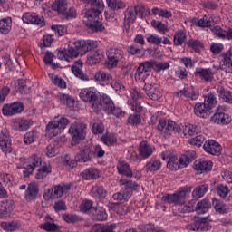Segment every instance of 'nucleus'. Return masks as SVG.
<instances>
[{"label": "nucleus", "instance_id": "nucleus-1", "mask_svg": "<svg viewBox=\"0 0 232 232\" xmlns=\"http://www.w3.org/2000/svg\"><path fill=\"white\" fill-rule=\"evenodd\" d=\"M188 193H191V188H181L174 194H165L161 198V202L162 204H174L175 206H179L178 210L179 213H193L197 201L191 199L186 202V195H188Z\"/></svg>", "mask_w": 232, "mask_h": 232}, {"label": "nucleus", "instance_id": "nucleus-2", "mask_svg": "<svg viewBox=\"0 0 232 232\" xmlns=\"http://www.w3.org/2000/svg\"><path fill=\"white\" fill-rule=\"evenodd\" d=\"M91 9L85 10L83 23L92 32H102L104 25L101 22L102 10H104V2L102 0H94L91 2Z\"/></svg>", "mask_w": 232, "mask_h": 232}, {"label": "nucleus", "instance_id": "nucleus-3", "mask_svg": "<svg viewBox=\"0 0 232 232\" xmlns=\"http://www.w3.org/2000/svg\"><path fill=\"white\" fill-rule=\"evenodd\" d=\"M74 47H69L60 52L59 59L70 63L72 59H76L79 55H86L88 52L95 50L99 44L93 40H77L73 43Z\"/></svg>", "mask_w": 232, "mask_h": 232}, {"label": "nucleus", "instance_id": "nucleus-4", "mask_svg": "<svg viewBox=\"0 0 232 232\" xmlns=\"http://www.w3.org/2000/svg\"><path fill=\"white\" fill-rule=\"evenodd\" d=\"M169 68V63H159L155 61H146L140 63L139 67L135 72L136 81H146L148 75H150V72L154 70V72H164V70H168Z\"/></svg>", "mask_w": 232, "mask_h": 232}, {"label": "nucleus", "instance_id": "nucleus-5", "mask_svg": "<svg viewBox=\"0 0 232 232\" xmlns=\"http://www.w3.org/2000/svg\"><path fill=\"white\" fill-rule=\"evenodd\" d=\"M80 98L84 101V102H90L92 104L91 108L96 113H99L102 110V104L99 101V95L97 94V90L93 87L82 89L80 92Z\"/></svg>", "mask_w": 232, "mask_h": 232}, {"label": "nucleus", "instance_id": "nucleus-6", "mask_svg": "<svg viewBox=\"0 0 232 232\" xmlns=\"http://www.w3.org/2000/svg\"><path fill=\"white\" fill-rule=\"evenodd\" d=\"M86 130H88V126L83 122L72 123L69 129V133L72 137V142L79 144L81 140H84L86 139Z\"/></svg>", "mask_w": 232, "mask_h": 232}, {"label": "nucleus", "instance_id": "nucleus-7", "mask_svg": "<svg viewBox=\"0 0 232 232\" xmlns=\"http://www.w3.org/2000/svg\"><path fill=\"white\" fill-rule=\"evenodd\" d=\"M102 99L103 110L107 115H113L114 117H117V119H122V117L126 115V112L122 111V108L115 106L113 100L108 95H103Z\"/></svg>", "mask_w": 232, "mask_h": 232}, {"label": "nucleus", "instance_id": "nucleus-8", "mask_svg": "<svg viewBox=\"0 0 232 232\" xmlns=\"http://www.w3.org/2000/svg\"><path fill=\"white\" fill-rule=\"evenodd\" d=\"M158 130L161 133V135H168L170 131H175L176 133H180L182 130V127L179 125L177 122H175L172 120H168V121L165 119L159 120L158 123Z\"/></svg>", "mask_w": 232, "mask_h": 232}, {"label": "nucleus", "instance_id": "nucleus-9", "mask_svg": "<svg viewBox=\"0 0 232 232\" xmlns=\"http://www.w3.org/2000/svg\"><path fill=\"white\" fill-rule=\"evenodd\" d=\"M107 57L106 66L109 70H112V68H117L120 61H122L124 51L119 48H111L107 51Z\"/></svg>", "mask_w": 232, "mask_h": 232}, {"label": "nucleus", "instance_id": "nucleus-10", "mask_svg": "<svg viewBox=\"0 0 232 232\" xmlns=\"http://www.w3.org/2000/svg\"><path fill=\"white\" fill-rule=\"evenodd\" d=\"M219 64L213 65V68H215L216 70H223V72L229 73L232 70V52L227 51L222 53L219 55Z\"/></svg>", "mask_w": 232, "mask_h": 232}, {"label": "nucleus", "instance_id": "nucleus-11", "mask_svg": "<svg viewBox=\"0 0 232 232\" xmlns=\"http://www.w3.org/2000/svg\"><path fill=\"white\" fill-rule=\"evenodd\" d=\"M59 14L62 19H73L77 17V11L73 7L68 9V0L59 1Z\"/></svg>", "mask_w": 232, "mask_h": 232}, {"label": "nucleus", "instance_id": "nucleus-12", "mask_svg": "<svg viewBox=\"0 0 232 232\" xmlns=\"http://www.w3.org/2000/svg\"><path fill=\"white\" fill-rule=\"evenodd\" d=\"M22 21L27 24H35L36 26H45L46 23L44 22V17L39 16L35 13H25L22 17Z\"/></svg>", "mask_w": 232, "mask_h": 232}, {"label": "nucleus", "instance_id": "nucleus-13", "mask_svg": "<svg viewBox=\"0 0 232 232\" xmlns=\"http://www.w3.org/2000/svg\"><path fill=\"white\" fill-rule=\"evenodd\" d=\"M144 90L146 95L152 101H159L162 97V92H160L159 85L155 83H145Z\"/></svg>", "mask_w": 232, "mask_h": 232}, {"label": "nucleus", "instance_id": "nucleus-14", "mask_svg": "<svg viewBox=\"0 0 232 232\" xmlns=\"http://www.w3.org/2000/svg\"><path fill=\"white\" fill-rule=\"evenodd\" d=\"M155 151V146L148 143V141L143 140L139 144L138 153L140 159H150Z\"/></svg>", "mask_w": 232, "mask_h": 232}, {"label": "nucleus", "instance_id": "nucleus-15", "mask_svg": "<svg viewBox=\"0 0 232 232\" xmlns=\"http://www.w3.org/2000/svg\"><path fill=\"white\" fill-rule=\"evenodd\" d=\"M203 148L209 155H220L222 153V145L214 140L205 141Z\"/></svg>", "mask_w": 232, "mask_h": 232}, {"label": "nucleus", "instance_id": "nucleus-16", "mask_svg": "<svg viewBox=\"0 0 232 232\" xmlns=\"http://www.w3.org/2000/svg\"><path fill=\"white\" fill-rule=\"evenodd\" d=\"M194 169L198 173H208L213 169V161L209 160H197L194 162Z\"/></svg>", "mask_w": 232, "mask_h": 232}, {"label": "nucleus", "instance_id": "nucleus-17", "mask_svg": "<svg viewBox=\"0 0 232 232\" xmlns=\"http://www.w3.org/2000/svg\"><path fill=\"white\" fill-rule=\"evenodd\" d=\"M0 148L5 155L12 153V142L10 141V133L4 130L0 135Z\"/></svg>", "mask_w": 232, "mask_h": 232}, {"label": "nucleus", "instance_id": "nucleus-18", "mask_svg": "<svg viewBox=\"0 0 232 232\" xmlns=\"http://www.w3.org/2000/svg\"><path fill=\"white\" fill-rule=\"evenodd\" d=\"M57 135H59V120L55 117L53 121L47 123L45 127V137L47 139H53Z\"/></svg>", "mask_w": 232, "mask_h": 232}, {"label": "nucleus", "instance_id": "nucleus-19", "mask_svg": "<svg viewBox=\"0 0 232 232\" xmlns=\"http://www.w3.org/2000/svg\"><path fill=\"white\" fill-rule=\"evenodd\" d=\"M37 166H39V158L34 156L31 158L30 163H24L22 167L18 166V168L24 169V177H30Z\"/></svg>", "mask_w": 232, "mask_h": 232}, {"label": "nucleus", "instance_id": "nucleus-20", "mask_svg": "<svg viewBox=\"0 0 232 232\" xmlns=\"http://www.w3.org/2000/svg\"><path fill=\"white\" fill-rule=\"evenodd\" d=\"M194 73L196 77H199V79H202L205 82H211L214 79V73L210 68L199 67L196 69Z\"/></svg>", "mask_w": 232, "mask_h": 232}, {"label": "nucleus", "instance_id": "nucleus-21", "mask_svg": "<svg viewBox=\"0 0 232 232\" xmlns=\"http://www.w3.org/2000/svg\"><path fill=\"white\" fill-rule=\"evenodd\" d=\"M34 124L32 120H26L24 118H17L13 121V128L16 131H26Z\"/></svg>", "mask_w": 232, "mask_h": 232}, {"label": "nucleus", "instance_id": "nucleus-22", "mask_svg": "<svg viewBox=\"0 0 232 232\" xmlns=\"http://www.w3.org/2000/svg\"><path fill=\"white\" fill-rule=\"evenodd\" d=\"M93 159V153L92 152V149L86 146L84 147L76 156V162H90Z\"/></svg>", "mask_w": 232, "mask_h": 232}, {"label": "nucleus", "instance_id": "nucleus-23", "mask_svg": "<svg viewBox=\"0 0 232 232\" xmlns=\"http://www.w3.org/2000/svg\"><path fill=\"white\" fill-rule=\"evenodd\" d=\"M104 59V52L102 50L98 49L94 52H92L87 56V64L90 66H93V64H99Z\"/></svg>", "mask_w": 232, "mask_h": 232}, {"label": "nucleus", "instance_id": "nucleus-24", "mask_svg": "<svg viewBox=\"0 0 232 232\" xmlns=\"http://www.w3.org/2000/svg\"><path fill=\"white\" fill-rule=\"evenodd\" d=\"M181 131L184 137H193V135H198L200 133L201 128L198 125L185 123L181 127Z\"/></svg>", "mask_w": 232, "mask_h": 232}, {"label": "nucleus", "instance_id": "nucleus-25", "mask_svg": "<svg viewBox=\"0 0 232 232\" xmlns=\"http://www.w3.org/2000/svg\"><path fill=\"white\" fill-rule=\"evenodd\" d=\"M37 195H39V186L35 183H30L25 190V200L27 202H32V200L37 198Z\"/></svg>", "mask_w": 232, "mask_h": 232}, {"label": "nucleus", "instance_id": "nucleus-26", "mask_svg": "<svg viewBox=\"0 0 232 232\" xmlns=\"http://www.w3.org/2000/svg\"><path fill=\"white\" fill-rule=\"evenodd\" d=\"M209 110H211L206 103H196L194 106V113L201 119H208L209 117Z\"/></svg>", "mask_w": 232, "mask_h": 232}, {"label": "nucleus", "instance_id": "nucleus-27", "mask_svg": "<svg viewBox=\"0 0 232 232\" xmlns=\"http://www.w3.org/2000/svg\"><path fill=\"white\" fill-rule=\"evenodd\" d=\"M180 97H186L187 99H191V101H197L199 97V92L198 89L193 86L186 87L179 91Z\"/></svg>", "mask_w": 232, "mask_h": 232}, {"label": "nucleus", "instance_id": "nucleus-28", "mask_svg": "<svg viewBox=\"0 0 232 232\" xmlns=\"http://www.w3.org/2000/svg\"><path fill=\"white\" fill-rule=\"evenodd\" d=\"M117 169L119 175H123L128 179H131V177H133V171L131 170V167H130V164H128L126 161H120L117 164Z\"/></svg>", "mask_w": 232, "mask_h": 232}, {"label": "nucleus", "instance_id": "nucleus-29", "mask_svg": "<svg viewBox=\"0 0 232 232\" xmlns=\"http://www.w3.org/2000/svg\"><path fill=\"white\" fill-rule=\"evenodd\" d=\"M211 121L215 124H229L231 122V117L224 112L218 111L211 117Z\"/></svg>", "mask_w": 232, "mask_h": 232}, {"label": "nucleus", "instance_id": "nucleus-30", "mask_svg": "<svg viewBox=\"0 0 232 232\" xmlns=\"http://www.w3.org/2000/svg\"><path fill=\"white\" fill-rule=\"evenodd\" d=\"M81 177L83 180H97L101 177V173L97 169L90 168L83 170L81 173Z\"/></svg>", "mask_w": 232, "mask_h": 232}, {"label": "nucleus", "instance_id": "nucleus-31", "mask_svg": "<svg viewBox=\"0 0 232 232\" xmlns=\"http://www.w3.org/2000/svg\"><path fill=\"white\" fill-rule=\"evenodd\" d=\"M211 209V202L209 199H202L197 203L195 207V211L198 215H204V213H208Z\"/></svg>", "mask_w": 232, "mask_h": 232}, {"label": "nucleus", "instance_id": "nucleus-32", "mask_svg": "<svg viewBox=\"0 0 232 232\" xmlns=\"http://www.w3.org/2000/svg\"><path fill=\"white\" fill-rule=\"evenodd\" d=\"M116 229L117 224L115 223L106 225L96 224L92 226V232H115Z\"/></svg>", "mask_w": 232, "mask_h": 232}, {"label": "nucleus", "instance_id": "nucleus-33", "mask_svg": "<svg viewBox=\"0 0 232 232\" xmlns=\"http://www.w3.org/2000/svg\"><path fill=\"white\" fill-rule=\"evenodd\" d=\"M82 61L79 60L72 66V72L75 77H78V79H82V81H87L88 78H86L84 72H82Z\"/></svg>", "mask_w": 232, "mask_h": 232}, {"label": "nucleus", "instance_id": "nucleus-34", "mask_svg": "<svg viewBox=\"0 0 232 232\" xmlns=\"http://www.w3.org/2000/svg\"><path fill=\"white\" fill-rule=\"evenodd\" d=\"M44 198L46 201L59 198V185H55L45 190L44 193Z\"/></svg>", "mask_w": 232, "mask_h": 232}, {"label": "nucleus", "instance_id": "nucleus-35", "mask_svg": "<svg viewBox=\"0 0 232 232\" xmlns=\"http://www.w3.org/2000/svg\"><path fill=\"white\" fill-rule=\"evenodd\" d=\"M40 229H44V231H57V225L53 222V219L50 216H46L44 218V223L39 226Z\"/></svg>", "mask_w": 232, "mask_h": 232}, {"label": "nucleus", "instance_id": "nucleus-36", "mask_svg": "<svg viewBox=\"0 0 232 232\" xmlns=\"http://www.w3.org/2000/svg\"><path fill=\"white\" fill-rule=\"evenodd\" d=\"M161 168H162V161H160V160L151 159L145 165L146 171H150V172L160 171Z\"/></svg>", "mask_w": 232, "mask_h": 232}, {"label": "nucleus", "instance_id": "nucleus-37", "mask_svg": "<svg viewBox=\"0 0 232 232\" xmlns=\"http://www.w3.org/2000/svg\"><path fill=\"white\" fill-rule=\"evenodd\" d=\"M137 9L135 6L128 7L124 12V22L125 23H135V19H137Z\"/></svg>", "mask_w": 232, "mask_h": 232}, {"label": "nucleus", "instance_id": "nucleus-38", "mask_svg": "<svg viewBox=\"0 0 232 232\" xmlns=\"http://www.w3.org/2000/svg\"><path fill=\"white\" fill-rule=\"evenodd\" d=\"M94 81L97 82H105L106 84H109V82L113 81V76H111V74L109 72L100 71L94 74Z\"/></svg>", "mask_w": 232, "mask_h": 232}, {"label": "nucleus", "instance_id": "nucleus-39", "mask_svg": "<svg viewBox=\"0 0 232 232\" xmlns=\"http://www.w3.org/2000/svg\"><path fill=\"white\" fill-rule=\"evenodd\" d=\"M212 204L215 211L219 215H226V213L229 212V207L219 199H214Z\"/></svg>", "mask_w": 232, "mask_h": 232}, {"label": "nucleus", "instance_id": "nucleus-40", "mask_svg": "<svg viewBox=\"0 0 232 232\" xmlns=\"http://www.w3.org/2000/svg\"><path fill=\"white\" fill-rule=\"evenodd\" d=\"M12 30V18H3L0 20V32L4 35L10 34Z\"/></svg>", "mask_w": 232, "mask_h": 232}, {"label": "nucleus", "instance_id": "nucleus-41", "mask_svg": "<svg viewBox=\"0 0 232 232\" xmlns=\"http://www.w3.org/2000/svg\"><path fill=\"white\" fill-rule=\"evenodd\" d=\"M120 186H124L123 190L126 191V193H130L131 197V193L134 191V189H137V183L132 182L131 180L121 179L119 181Z\"/></svg>", "mask_w": 232, "mask_h": 232}, {"label": "nucleus", "instance_id": "nucleus-42", "mask_svg": "<svg viewBox=\"0 0 232 232\" xmlns=\"http://www.w3.org/2000/svg\"><path fill=\"white\" fill-rule=\"evenodd\" d=\"M92 217L94 220H99L100 222H102L108 218V214H106V209H104L103 208H98L92 210Z\"/></svg>", "mask_w": 232, "mask_h": 232}, {"label": "nucleus", "instance_id": "nucleus-43", "mask_svg": "<svg viewBox=\"0 0 232 232\" xmlns=\"http://www.w3.org/2000/svg\"><path fill=\"white\" fill-rule=\"evenodd\" d=\"M218 93L219 94V97L225 101V102L232 103V92L224 86H218Z\"/></svg>", "mask_w": 232, "mask_h": 232}, {"label": "nucleus", "instance_id": "nucleus-44", "mask_svg": "<svg viewBox=\"0 0 232 232\" xmlns=\"http://www.w3.org/2000/svg\"><path fill=\"white\" fill-rule=\"evenodd\" d=\"M208 189H209V185L208 184L198 186L192 191V197L194 198H202V197L206 195V192L208 191Z\"/></svg>", "mask_w": 232, "mask_h": 232}, {"label": "nucleus", "instance_id": "nucleus-45", "mask_svg": "<svg viewBox=\"0 0 232 232\" xmlns=\"http://www.w3.org/2000/svg\"><path fill=\"white\" fill-rule=\"evenodd\" d=\"M205 104L211 110L212 108H215L217 104H218V100H217V96L213 92H208L205 95L204 98Z\"/></svg>", "mask_w": 232, "mask_h": 232}, {"label": "nucleus", "instance_id": "nucleus-46", "mask_svg": "<svg viewBox=\"0 0 232 232\" xmlns=\"http://www.w3.org/2000/svg\"><path fill=\"white\" fill-rule=\"evenodd\" d=\"M186 42V33L182 30H179L175 33L173 43L175 46H182Z\"/></svg>", "mask_w": 232, "mask_h": 232}, {"label": "nucleus", "instance_id": "nucleus-47", "mask_svg": "<svg viewBox=\"0 0 232 232\" xmlns=\"http://www.w3.org/2000/svg\"><path fill=\"white\" fill-rule=\"evenodd\" d=\"M91 192L92 193L93 197H97V198H105L108 192L104 189V187L95 185L92 188Z\"/></svg>", "mask_w": 232, "mask_h": 232}, {"label": "nucleus", "instance_id": "nucleus-48", "mask_svg": "<svg viewBox=\"0 0 232 232\" xmlns=\"http://www.w3.org/2000/svg\"><path fill=\"white\" fill-rule=\"evenodd\" d=\"M216 192L220 198H226L231 193V189L227 185L218 184L216 186Z\"/></svg>", "mask_w": 232, "mask_h": 232}, {"label": "nucleus", "instance_id": "nucleus-49", "mask_svg": "<svg viewBox=\"0 0 232 232\" xmlns=\"http://www.w3.org/2000/svg\"><path fill=\"white\" fill-rule=\"evenodd\" d=\"M152 14L154 15H159V17H163L164 19H170V17H173V14L171 13V11H168L167 9H162L159 7H153Z\"/></svg>", "mask_w": 232, "mask_h": 232}, {"label": "nucleus", "instance_id": "nucleus-50", "mask_svg": "<svg viewBox=\"0 0 232 232\" xmlns=\"http://www.w3.org/2000/svg\"><path fill=\"white\" fill-rule=\"evenodd\" d=\"M151 26L154 27L155 30L162 34L163 35L166 34L167 32H169V28L161 21L152 20Z\"/></svg>", "mask_w": 232, "mask_h": 232}, {"label": "nucleus", "instance_id": "nucleus-51", "mask_svg": "<svg viewBox=\"0 0 232 232\" xmlns=\"http://www.w3.org/2000/svg\"><path fill=\"white\" fill-rule=\"evenodd\" d=\"M50 173H52V167L50 165H44L38 169L37 173L35 174V179H37V180H41V179L48 177Z\"/></svg>", "mask_w": 232, "mask_h": 232}, {"label": "nucleus", "instance_id": "nucleus-52", "mask_svg": "<svg viewBox=\"0 0 232 232\" xmlns=\"http://www.w3.org/2000/svg\"><path fill=\"white\" fill-rule=\"evenodd\" d=\"M80 209L82 213L92 215L95 211V207H93V203L91 200H84L82 202Z\"/></svg>", "mask_w": 232, "mask_h": 232}, {"label": "nucleus", "instance_id": "nucleus-53", "mask_svg": "<svg viewBox=\"0 0 232 232\" xmlns=\"http://www.w3.org/2000/svg\"><path fill=\"white\" fill-rule=\"evenodd\" d=\"M101 141L103 142L105 146H115V144H117V137L112 133H107L101 138Z\"/></svg>", "mask_w": 232, "mask_h": 232}, {"label": "nucleus", "instance_id": "nucleus-54", "mask_svg": "<svg viewBox=\"0 0 232 232\" xmlns=\"http://www.w3.org/2000/svg\"><path fill=\"white\" fill-rule=\"evenodd\" d=\"M39 137V132L37 130H31L24 134V144H34Z\"/></svg>", "mask_w": 232, "mask_h": 232}, {"label": "nucleus", "instance_id": "nucleus-55", "mask_svg": "<svg viewBox=\"0 0 232 232\" xmlns=\"http://www.w3.org/2000/svg\"><path fill=\"white\" fill-rule=\"evenodd\" d=\"M188 45L197 53H200L201 50H204V44L200 42V40L190 39L188 41Z\"/></svg>", "mask_w": 232, "mask_h": 232}, {"label": "nucleus", "instance_id": "nucleus-56", "mask_svg": "<svg viewBox=\"0 0 232 232\" xmlns=\"http://www.w3.org/2000/svg\"><path fill=\"white\" fill-rule=\"evenodd\" d=\"M198 231H211V224L208 223V218H198Z\"/></svg>", "mask_w": 232, "mask_h": 232}, {"label": "nucleus", "instance_id": "nucleus-57", "mask_svg": "<svg viewBox=\"0 0 232 232\" xmlns=\"http://www.w3.org/2000/svg\"><path fill=\"white\" fill-rule=\"evenodd\" d=\"M53 53L46 52L44 57V63L48 66L50 65L53 70H57L59 68V63H53Z\"/></svg>", "mask_w": 232, "mask_h": 232}, {"label": "nucleus", "instance_id": "nucleus-58", "mask_svg": "<svg viewBox=\"0 0 232 232\" xmlns=\"http://www.w3.org/2000/svg\"><path fill=\"white\" fill-rule=\"evenodd\" d=\"M108 6L111 10H121L126 8V4L121 0H107Z\"/></svg>", "mask_w": 232, "mask_h": 232}, {"label": "nucleus", "instance_id": "nucleus-59", "mask_svg": "<svg viewBox=\"0 0 232 232\" xmlns=\"http://www.w3.org/2000/svg\"><path fill=\"white\" fill-rule=\"evenodd\" d=\"M140 17H148L150 15V7L142 4L134 6Z\"/></svg>", "mask_w": 232, "mask_h": 232}, {"label": "nucleus", "instance_id": "nucleus-60", "mask_svg": "<svg viewBox=\"0 0 232 232\" xmlns=\"http://www.w3.org/2000/svg\"><path fill=\"white\" fill-rule=\"evenodd\" d=\"M167 167L169 169H171L172 171L173 170L177 171V169H180L179 162L176 156H171L169 159Z\"/></svg>", "mask_w": 232, "mask_h": 232}, {"label": "nucleus", "instance_id": "nucleus-61", "mask_svg": "<svg viewBox=\"0 0 232 232\" xmlns=\"http://www.w3.org/2000/svg\"><path fill=\"white\" fill-rule=\"evenodd\" d=\"M19 225L17 222H11V223H6V222H2L0 227L2 229L5 231H15V229H19Z\"/></svg>", "mask_w": 232, "mask_h": 232}, {"label": "nucleus", "instance_id": "nucleus-62", "mask_svg": "<svg viewBox=\"0 0 232 232\" xmlns=\"http://www.w3.org/2000/svg\"><path fill=\"white\" fill-rule=\"evenodd\" d=\"M127 122L131 126H138V124H140L142 122L140 114H139L138 112L134 114H130L127 120Z\"/></svg>", "mask_w": 232, "mask_h": 232}, {"label": "nucleus", "instance_id": "nucleus-63", "mask_svg": "<svg viewBox=\"0 0 232 232\" xmlns=\"http://www.w3.org/2000/svg\"><path fill=\"white\" fill-rule=\"evenodd\" d=\"M50 6H51V10H53V12H57V14H59V0H55L54 3L53 4H43L42 5V8L44 10V12H50Z\"/></svg>", "mask_w": 232, "mask_h": 232}, {"label": "nucleus", "instance_id": "nucleus-64", "mask_svg": "<svg viewBox=\"0 0 232 232\" xmlns=\"http://www.w3.org/2000/svg\"><path fill=\"white\" fill-rule=\"evenodd\" d=\"M130 192H126L123 190V188L121 190V192H118L116 194H113L112 198L114 200H128L130 198Z\"/></svg>", "mask_w": 232, "mask_h": 232}]
</instances>
